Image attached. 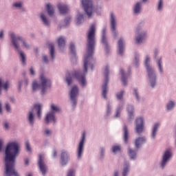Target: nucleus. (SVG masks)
I'll list each match as a JSON object with an SVG mask.
<instances>
[{"label": "nucleus", "instance_id": "nucleus-1", "mask_svg": "<svg viewBox=\"0 0 176 176\" xmlns=\"http://www.w3.org/2000/svg\"><path fill=\"white\" fill-rule=\"evenodd\" d=\"M96 49V25L92 24L88 31L87 43V54L84 58V73L75 71L72 74H68L66 76V82L68 86L72 83V78H75L79 83L85 87L86 86V73L87 72V67L90 64V60H93V54Z\"/></svg>", "mask_w": 176, "mask_h": 176}, {"label": "nucleus", "instance_id": "nucleus-2", "mask_svg": "<svg viewBox=\"0 0 176 176\" xmlns=\"http://www.w3.org/2000/svg\"><path fill=\"white\" fill-rule=\"evenodd\" d=\"M19 155V143L12 142L8 144L6 148L5 176H20L16 170V157Z\"/></svg>", "mask_w": 176, "mask_h": 176}, {"label": "nucleus", "instance_id": "nucleus-3", "mask_svg": "<svg viewBox=\"0 0 176 176\" xmlns=\"http://www.w3.org/2000/svg\"><path fill=\"white\" fill-rule=\"evenodd\" d=\"M10 36H11L12 45L14 49H16V50H17V52H19L20 54L22 64H23V65H25V55H24V53H23V52L20 51V45L19 44V42H22L23 46H25L26 49H28V47H30V45H28V44L25 43L24 39H23V37H16V36H14V34L13 33H10Z\"/></svg>", "mask_w": 176, "mask_h": 176}, {"label": "nucleus", "instance_id": "nucleus-4", "mask_svg": "<svg viewBox=\"0 0 176 176\" xmlns=\"http://www.w3.org/2000/svg\"><path fill=\"white\" fill-rule=\"evenodd\" d=\"M40 80H41V84H38L36 81H34L32 83V89L34 91L35 90H38V89H41V94H45L46 92V90L52 86V81L46 78L43 74H41L40 76Z\"/></svg>", "mask_w": 176, "mask_h": 176}, {"label": "nucleus", "instance_id": "nucleus-5", "mask_svg": "<svg viewBox=\"0 0 176 176\" xmlns=\"http://www.w3.org/2000/svg\"><path fill=\"white\" fill-rule=\"evenodd\" d=\"M150 61L151 58H149V56H146L145 60V66L146 67L148 78L151 81V87H155V85L156 83V76L155 75V72L153 71V69L149 65Z\"/></svg>", "mask_w": 176, "mask_h": 176}, {"label": "nucleus", "instance_id": "nucleus-6", "mask_svg": "<svg viewBox=\"0 0 176 176\" xmlns=\"http://www.w3.org/2000/svg\"><path fill=\"white\" fill-rule=\"evenodd\" d=\"M82 5L88 17H91V14H93V11L94 10L93 1L91 0H82Z\"/></svg>", "mask_w": 176, "mask_h": 176}, {"label": "nucleus", "instance_id": "nucleus-7", "mask_svg": "<svg viewBox=\"0 0 176 176\" xmlns=\"http://www.w3.org/2000/svg\"><path fill=\"white\" fill-rule=\"evenodd\" d=\"M104 74L105 76V80L104 85L102 87V96L107 100V94L108 93V82L109 79L108 78V75L109 74V67L106 66L104 69Z\"/></svg>", "mask_w": 176, "mask_h": 176}, {"label": "nucleus", "instance_id": "nucleus-8", "mask_svg": "<svg viewBox=\"0 0 176 176\" xmlns=\"http://www.w3.org/2000/svg\"><path fill=\"white\" fill-rule=\"evenodd\" d=\"M38 164L40 171L42 173L43 175H45V174H46V171H47V166L45 164V155L43 154H40L38 155Z\"/></svg>", "mask_w": 176, "mask_h": 176}, {"label": "nucleus", "instance_id": "nucleus-9", "mask_svg": "<svg viewBox=\"0 0 176 176\" xmlns=\"http://www.w3.org/2000/svg\"><path fill=\"white\" fill-rule=\"evenodd\" d=\"M86 140V133L84 132L82 135L81 140L79 142L78 147L77 148L78 158L80 159L82 157V154L83 153V147L85 146V140Z\"/></svg>", "mask_w": 176, "mask_h": 176}, {"label": "nucleus", "instance_id": "nucleus-10", "mask_svg": "<svg viewBox=\"0 0 176 176\" xmlns=\"http://www.w3.org/2000/svg\"><path fill=\"white\" fill-rule=\"evenodd\" d=\"M78 93H79V89H78L77 86H74L72 88L70 91V98L73 102V107L76 106V96H78Z\"/></svg>", "mask_w": 176, "mask_h": 176}, {"label": "nucleus", "instance_id": "nucleus-11", "mask_svg": "<svg viewBox=\"0 0 176 176\" xmlns=\"http://www.w3.org/2000/svg\"><path fill=\"white\" fill-rule=\"evenodd\" d=\"M171 150L167 149L163 155V159L162 162V168H164V166H166V163L168 160H170V157H171Z\"/></svg>", "mask_w": 176, "mask_h": 176}, {"label": "nucleus", "instance_id": "nucleus-12", "mask_svg": "<svg viewBox=\"0 0 176 176\" xmlns=\"http://www.w3.org/2000/svg\"><path fill=\"white\" fill-rule=\"evenodd\" d=\"M144 130V119L142 118L136 120V132L140 134Z\"/></svg>", "mask_w": 176, "mask_h": 176}, {"label": "nucleus", "instance_id": "nucleus-13", "mask_svg": "<svg viewBox=\"0 0 176 176\" xmlns=\"http://www.w3.org/2000/svg\"><path fill=\"white\" fill-rule=\"evenodd\" d=\"M60 164H62V166H65V164H67V163L68 162L69 155H68V153H67V152L63 151L60 155Z\"/></svg>", "mask_w": 176, "mask_h": 176}, {"label": "nucleus", "instance_id": "nucleus-14", "mask_svg": "<svg viewBox=\"0 0 176 176\" xmlns=\"http://www.w3.org/2000/svg\"><path fill=\"white\" fill-rule=\"evenodd\" d=\"M102 43L104 45L105 50H107V52H108V49L109 47L108 46V43L107 42V28H104L102 30Z\"/></svg>", "mask_w": 176, "mask_h": 176}, {"label": "nucleus", "instance_id": "nucleus-15", "mask_svg": "<svg viewBox=\"0 0 176 176\" xmlns=\"http://www.w3.org/2000/svg\"><path fill=\"white\" fill-rule=\"evenodd\" d=\"M50 122H54V123H56V118L54 117V113L53 112L47 113L45 117V123L49 124Z\"/></svg>", "mask_w": 176, "mask_h": 176}, {"label": "nucleus", "instance_id": "nucleus-16", "mask_svg": "<svg viewBox=\"0 0 176 176\" xmlns=\"http://www.w3.org/2000/svg\"><path fill=\"white\" fill-rule=\"evenodd\" d=\"M146 141V139L144 137L138 138L135 140V146L136 149H140V146Z\"/></svg>", "mask_w": 176, "mask_h": 176}, {"label": "nucleus", "instance_id": "nucleus-17", "mask_svg": "<svg viewBox=\"0 0 176 176\" xmlns=\"http://www.w3.org/2000/svg\"><path fill=\"white\" fill-rule=\"evenodd\" d=\"M111 26L112 32H113V34H116V21L115 20L113 13L111 14Z\"/></svg>", "mask_w": 176, "mask_h": 176}, {"label": "nucleus", "instance_id": "nucleus-18", "mask_svg": "<svg viewBox=\"0 0 176 176\" xmlns=\"http://www.w3.org/2000/svg\"><path fill=\"white\" fill-rule=\"evenodd\" d=\"M123 139H124V142H125V144H128L129 143V129H127V126L124 125L123 126Z\"/></svg>", "mask_w": 176, "mask_h": 176}, {"label": "nucleus", "instance_id": "nucleus-19", "mask_svg": "<svg viewBox=\"0 0 176 176\" xmlns=\"http://www.w3.org/2000/svg\"><path fill=\"white\" fill-rule=\"evenodd\" d=\"M58 9L60 11L61 14H65V13H68V6L64 4H58Z\"/></svg>", "mask_w": 176, "mask_h": 176}, {"label": "nucleus", "instance_id": "nucleus-20", "mask_svg": "<svg viewBox=\"0 0 176 176\" xmlns=\"http://www.w3.org/2000/svg\"><path fill=\"white\" fill-rule=\"evenodd\" d=\"M34 109H36L37 111V116L38 119H41L42 116V105L41 104H34Z\"/></svg>", "mask_w": 176, "mask_h": 176}, {"label": "nucleus", "instance_id": "nucleus-21", "mask_svg": "<svg viewBox=\"0 0 176 176\" xmlns=\"http://www.w3.org/2000/svg\"><path fill=\"white\" fill-rule=\"evenodd\" d=\"M124 52V48L123 47V40L120 38L118 41V54L122 56L123 54V52Z\"/></svg>", "mask_w": 176, "mask_h": 176}, {"label": "nucleus", "instance_id": "nucleus-22", "mask_svg": "<svg viewBox=\"0 0 176 176\" xmlns=\"http://www.w3.org/2000/svg\"><path fill=\"white\" fill-rule=\"evenodd\" d=\"M57 42H58V47L60 49L65 46V38H64L63 36H60L58 38Z\"/></svg>", "mask_w": 176, "mask_h": 176}, {"label": "nucleus", "instance_id": "nucleus-23", "mask_svg": "<svg viewBox=\"0 0 176 176\" xmlns=\"http://www.w3.org/2000/svg\"><path fill=\"white\" fill-rule=\"evenodd\" d=\"M47 11L49 16H53L54 14V9H53V6L50 3L47 4Z\"/></svg>", "mask_w": 176, "mask_h": 176}, {"label": "nucleus", "instance_id": "nucleus-24", "mask_svg": "<svg viewBox=\"0 0 176 176\" xmlns=\"http://www.w3.org/2000/svg\"><path fill=\"white\" fill-rule=\"evenodd\" d=\"M127 110H128L129 119H133L134 116V115H133V113H134V107L132 105H129L128 106Z\"/></svg>", "mask_w": 176, "mask_h": 176}, {"label": "nucleus", "instance_id": "nucleus-25", "mask_svg": "<svg viewBox=\"0 0 176 176\" xmlns=\"http://www.w3.org/2000/svg\"><path fill=\"white\" fill-rule=\"evenodd\" d=\"M120 74L122 75V82L124 86H126V85H127V79L126 78V76L124 75V70L121 69Z\"/></svg>", "mask_w": 176, "mask_h": 176}, {"label": "nucleus", "instance_id": "nucleus-26", "mask_svg": "<svg viewBox=\"0 0 176 176\" xmlns=\"http://www.w3.org/2000/svg\"><path fill=\"white\" fill-rule=\"evenodd\" d=\"M157 129H159V124L156 123L153 126V132L151 134V137L153 139H155V137H156V133H157Z\"/></svg>", "mask_w": 176, "mask_h": 176}, {"label": "nucleus", "instance_id": "nucleus-27", "mask_svg": "<svg viewBox=\"0 0 176 176\" xmlns=\"http://www.w3.org/2000/svg\"><path fill=\"white\" fill-rule=\"evenodd\" d=\"M146 37V34H140L138 37H136V43H141L142 42V41H144Z\"/></svg>", "mask_w": 176, "mask_h": 176}, {"label": "nucleus", "instance_id": "nucleus-28", "mask_svg": "<svg viewBox=\"0 0 176 176\" xmlns=\"http://www.w3.org/2000/svg\"><path fill=\"white\" fill-rule=\"evenodd\" d=\"M3 87L4 90H8V87H9V82H6L5 83H2V79H0V94H1V89Z\"/></svg>", "mask_w": 176, "mask_h": 176}, {"label": "nucleus", "instance_id": "nucleus-29", "mask_svg": "<svg viewBox=\"0 0 176 176\" xmlns=\"http://www.w3.org/2000/svg\"><path fill=\"white\" fill-rule=\"evenodd\" d=\"M28 120L30 124H34V110L30 111Z\"/></svg>", "mask_w": 176, "mask_h": 176}, {"label": "nucleus", "instance_id": "nucleus-30", "mask_svg": "<svg viewBox=\"0 0 176 176\" xmlns=\"http://www.w3.org/2000/svg\"><path fill=\"white\" fill-rule=\"evenodd\" d=\"M48 47L50 50V54L52 60L54 59V45L53 44H49Z\"/></svg>", "mask_w": 176, "mask_h": 176}, {"label": "nucleus", "instance_id": "nucleus-31", "mask_svg": "<svg viewBox=\"0 0 176 176\" xmlns=\"http://www.w3.org/2000/svg\"><path fill=\"white\" fill-rule=\"evenodd\" d=\"M140 10H141V3L138 2L135 4L133 12L134 13L137 14L140 13Z\"/></svg>", "mask_w": 176, "mask_h": 176}, {"label": "nucleus", "instance_id": "nucleus-32", "mask_svg": "<svg viewBox=\"0 0 176 176\" xmlns=\"http://www.w3.org/2000/svg\"><path fill=\"white\" fill-rule=\"evenodd\" d=\"M69 49L71 54H73V56H76V52L75 51V44H74V43H70Z\"/></svg>", "mask_w": 176, "mask_h": 176}, {"label": "nucleus", "instance_id": "nucleus-33", "mask_svg": "<svg viewBox=\"0 0 176 176\" xmlns=\"http://www.w3.org/2000/svg\"><path fill=\"white\" fill-rule=\"evenodd\" d=\"M127 173H129V164L127 163H125L124 164V170L122 172V175L123 176L127 175Z\"/></svg>", "mask_w": 176, "mask_h": 176}, {"label": "nucleus", "instance_id": "nucleus-34", "mask_svg": "<svg viewBox=\"0 0 176 176\" xmlns=\"http://www.w3.org/2000/svg\"><path fill=\"white\" fill-rule=\"evenodd\" d=\"M41 19L45 25H49V21L46 19V16H45V14H41Z\"/></svg>", "mask_w": 176, "mask_h": 176}, {"label": "nucleus", "instance_id": "nucleus-35", "mask_svg": "<svg viewBox=\"0 0 176 176\" xmlns=\"http://www.w3.org/2000/svg\"><path fill=\"white\" fill-rule=\"evenodd\" d=\"M129 156H130L131 159H135V156L137 155L135 151H134L131 148H129Z\"/></svg>", "mask_w": 176, "mask_h": 176}, {"label": "nucleus", "instance_id": "nucleus-36", "mask_svg": "<svg viewBox=\"0 0 176 176\" xmlns=\"http://www.w3.org/2000/svg\"><path fill=\"white\" fill-rule=\"evenodd\" d=\"M122 148L120 146H113L112 148L113 153H117V152H120Z\"/></svg>", "mask_w": 176, "mask_h": 176}, {"label": "nucleus", "instance_id": "nucleus-37", "mask_svg": "<svg viewBox=\"0 0 176 176\" xmlns=\"http://www.w3.org/2000/svg\"><path fill=\"white\" fill-rule=\"evenodd\" d=\"M82 20H83V14H79L77 16L76 24H78V25H79V24H80Z\"/></svg>", "mask_w": 176, "mask_h": 176}, {"label": "nucleus", "instance_id": "nucleus-38", "mask_svg": "<svg viewBox=\"0 0 176 176\" xmlns=\"http://www.w3.org/2000/svg\"><path fill=\"white\" fill-rule=\"evenodd\" d=\"M123 94H124V91H121L117 94L116 97L118 100H122L123 99Z\"/></svg>", "mask_w": 176, "mask_h": 176}, {"label": "nucleus", "instance_id": "nucleus-39", "mask_svg": "<svg viewBox=\"0 0 176 176\" xmlns=\"http://www.w3.org/2000/svg\"><path fill=\"white\" fill-rule=\"evenodd\" d=\"M174 107H175L174 102L170 101V102L167 104L166 108H167L168 111H170V109H172Z\"/></svg>", "mask_w": 176, "mask_h": 176}, {"label": "nucleus", "instance_id": "nucleus-40", "mask_svg": "<svg viewBox=\"0 0 176 176\" xmlns=\"http://www.w3.org/2000/svg\"><path fill=\"white\" fill-rule=\"evenodd\" d=\"M157 64H158L160 72H161V74H163V67H162V58H160V59L157 61Z\"/></svg>", "mask_w": 176, "mask_h": 176}, {"label": "nucleus", "instance_id": "nucleus-41", "mask_svg": "<svg viewBox=\"0 0 176 176\" xmlns=\"http://www.w3.org/2000/svg\"><path fill=\"white\" fill-rule=\"evenodd\" d=\"M51 109L52 111H55V112H58L60 111V108L54 104L51 105Z\"/></svg>", "mask_w": 176, "mask_h": 176}, {"label": "nucleus", "instance_id": "nucleus-42", "mask_svg": "<svg viewBox=\"0 0 176 176\" xmlns=\"http://www.w3.org/2000/svg\"><path fill=\"white\" fill-rule=\"evenodd\" d=\"M162 8H163V0H160L158 3L157 10H162Z\"/></svg>", "mask_w": 176, "mask_h": 176}, {"label": "nucleus", "instance_id": "nucleus-43", "mask_svg": "<svg viewBox=\"0 0 176 176\" xmlns=\"http://www.w3.org/2000/svg\"><path fill=\"white\" fill-rule=\"evenodd\" d=\"M25 148L28 152H31V146L29 142H25Z\"/></svg>", "mask_w": 176, "mask_h": 176}, {"label": "nucleus", "instance_id": "nucleus-44", "mask_svg": "<svg viewBox=\"0 0 176 176\" xmlns=\"http://www.w3.org/2000/svg\"><path fill=\"white\" fill-rule=\"evenodd\" d=\"M120 111H122V108L118 107L116 111V118H120Z\"/></svg>", "mask_w": 176, "mask_h": 176}, {"label": "nucleus", "instance_id": "nucleus-45", "mask_svg": "<svg viewBox=\"0 0 176 176\" xmlns=\"http://www.w3.org/2000/svg\"><path fill=\"white\" fill-rule=\"evenodd\" d=\"M67 176H75V170L71 169L67 173Z\"/></svg>", "mask_w": 176, "mask_h": 176}, {"label": "nucleus", "instance_id": "nucleus-46", "mask_svg": "<svg viewBox=\"0 0 176 176\" xmlns=\"http://www.w3.org/2000/svg\"><path fill=\"white\" fill-rule=\"evenodd\" d=\"M13 6H14V8H21V6H23V3H15L13 4Z\"/></svg>", "mask_w": 176, "mask_h": 176}, {"label": "nucleus", "instance_id": "nucleus-47", "mask_svg": "<svg viewBox=\"0 0 176 176\" xmlns=\"http://www.w3.org/2000/svg\"><path fill=\"white\" fill-rule=\"evenodd\" d=\"M44 133H45V135H50V134H52V131H50L49 129H45L44 131Z\"/></svg>", "mask_w": 176, "mask_h": 176}, {"label": "nucleus", "instance_id": "nucleus-48", "mask_svg": "<svg viewBox=\"0 0 176 176\" xmlns=\"http://www.w3.org/2000/svg\"><path fill=\"white\" fill-rule=\"evenodd\" d=\"M6 109L7 112H10V106L9 105V103L6 104Z\"/></svg>", "mask_w": 176, "mask_h": 176}, {"label": "nucleus", "instance_id": "nucleus-49", "mask_svg": "<svg viewBox=\"0 0 176 176\" xmlns=\"http://www.w3.org/2000/svg\"><path fill=\"white\" fill-rule=\"evenodd\" d=\"M24 162L25 166H28V164H30V160H28V158H25Z\"/></svg>", "mask_w": 176, "mask_h": 176}, {"label": "nucleus", "instance_id": "nucleus-50", "mask_svg": "<svg viewBox=\"0 0 176 176\" xmlns=\"http://www.w3.org/2000/svg\"><path fill=\"white\" fill-rule=\"evenodd\" d=\"M30 72L32 75H35V71H34V68L31 67Z\"/></svg>", "mask_w": 176, "mask_h": 176}, {"label": "nucleus", "instance_id": "nucleus-51", "mask_svg": "<svg viewBox=\"0 0 176 176\" xmlns=\"http://www.w3.org/2000/svg\"><path fill=\"white\" fill-rule=\"evenodd\" d=\"M4 129H6V130H8V129H9V124H8V122L4 123Z\"/></svg>", "mask_w": 176, "mask_h": 176}, {"label": "nucleus", "instance_id": "nucleus-52", "mask_svg": "<svg viewBox=\"0 0 176 176\" xmlns=\"http://www.w3.org/2000/svg\"><path fill=\"white\" fill-rule=\"evenodd\" d=\"M43 61L45 63H48L49 60L47 59V56H43Z\"/></svg>", "mask_w": 176, "mask_h": 176}, {"label": "nucleus", "instance_id": "nucleus-53", "mask_svg": "<svg viewBox=\"0 0 176 176\" xmlns=\"http://www.w3.org/2000/svg\"><path fill=\"white\" fill-rule=\"evenodd\" d=\"M135 94L137 100H140V98L138 97V92H137V89H135Z\"/></svg>", "mask_w": 176, "mask_h": 176}, {"label": "nucleus", "instance_id": "nucleus-54", "mask_svg": "<svg viewBox=\"0 0 176 176\" xmlns=\"http://www.w3.org/2000/svg\"><path fill=\"white\" fill-rule=\"evenodd\" d=\"M69 21H71V18H69V17L65 19V22H66V23H69Z\"/></svg>", "mask_w": 176, "mask_h": 176}, {"label": "nucleus", "instance_id": "nucleus-55", "mask_svg": "<svg viewBox=\"0 0 176 176\" xmlns=\"http://www.w3.org/2000/svg\"><path fill=\"white\" fill-rule=\"evenodd\" d=\"M111 111V106H109V104L107 105V113H109Z\"/></svg>", "mask_w": 176, "mask_h": 176}, {"label": "nucleus", "instance_id": "nucleus-56", "mask_svg": "<svg viewBox=\"0 0 176 176\" xmlns=\"http://www.w3.org/2000/svg\"><path fill=\"white\" fill-rule=\"evenodd\" d=\"M2 144H3L2 140H0V152H2Z\"/></svg>", "mask_w": 176, "mask_h": 176}, {"label": "nucleus", "instance_id": "nucleus-57", "mask_svg": "<svg viewBox=\"0 0 176 176\" xmlns=\"http://www.w3.org/2000/svg\"><path fill=\"white\" fill-rule=\"evenodd\" d=\"M0 38H3V31L0 32Z\"/></svg>", "mask_w": 176, "mask_h": 176}, {"label": "nucleus", "instance_id": "nucleus-58", "mask_svg": "<svg viewBox=\"0 0 176 176\" xmlns=\"http://www.w3.org/2000/svg\"><path fill=\"white\" fill-rule=\"evenodd\" d=\"M53 156L54 157H56V156H57V152L56 151H54Z\"/></svg>", "mask_w": 176, "mask_h": 176}, {"label": "nucleus", "instance_id": "nucleus-59", "mask_svg": "<svg viewBox=\"0 0 176 176\" xmlns=\"http://www.w3.org/2000/svg\"><path fill=\"white\" fill-rule=\"evenodd\" d=\"M2 113V104L0 102V113Z\"/></svg>", "mask_w": 176, "mask_h": 176}, {"label": "nucleus", "instance_id": "nucleus-60", "mask_svg": "<svg viewBox=\"0 0 176 176\" xmlns=\"http://www.w3.org/2000/svg\"><path fill=\"white\" fill-rule=\"evenodd\" d=\"M118 175H119V173L116 172L115 174H114V176H118Z\"/></svg>", "mask_w": 176, "mask_h": 176}, {"label": "nucleus", "instance_id": "nucleus-61", "mask_svg": "<svg viewBox=\"0 0 176 176\" xmlns=\"http://www.w3.org/2000/svg\"><path fill=\"white\" fill-rule=\"evenodd\" d=\"M21 84H19V90H21Z\"/></svg>", "mask_w": 176, "mask_h": 176}, {"label": "nucleus", "instance_id": "nucleus-62", "mask_svg": "<svg viewBox=\"0 0 176 176\" xmlns=\"http://www.w3.org/2000/svg\"><path fill=\"white\" fill-rule=\"evenodd\" d=\"M28 176H32V174L29 173V174L28 175Z\"/></svg>", "mask_w": 176, "mask_h": 176}, {"label": "nucleus", "instance_id": "nucleus-63", "mask_svg": "<svg viewBox=\"0 0 176 176\" xmlns=\"http://www.w3.org/2000/svg\"><path fill=\"white\" fill-rule=\"evenodd\" d=\"M91 69H93V65H91Z\"/></svg>", "mask_w": 176, "mask_h": 176}, {"label": "nucleus", "instance_id": "nucleus-64", "mask_svg": "<svg viewBox=\"0 0 176 176\" xmlns=\"http://www.w3.org/2000/svg\"><path fill=\"white\" fill-rule=\"evenodd\" d=\"M146 0H143V2H146Z\"/></svg>", "mask_w": 176, "mask_h": 176}]
</instances>
